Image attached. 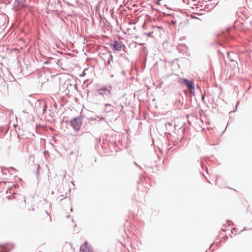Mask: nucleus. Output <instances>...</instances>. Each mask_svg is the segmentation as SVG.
Segmentation results:
<instances>
[{
	"label": "nucleus",
	"mask_w": 252,
	"mask_h": 252,
	"mask_svg": "<svg viewBox=\"0 0 252 252\" xmlns=\"http://www.w3.org/2000/svg\"><path fill=\"white\" fill-rule=\"evenodd\" d=\"M152 33H153V32L149 33L148 34V36H151Z\"/></svg>",
	"instance_id": "9d476101"
},
{
	"label": "nucleus",
	"mask_w": 252,
	"mask_h": 252,
	"mask_svg": "<svg viewBox=\"0 0 252 252\" xmlns=\"http://www.w3.org/2000/svg\"><path fill=\"white\" fill-rule=\"evenodd\" d=\"M98 94L103 96H107L111 95V92L107 87H103L97 90Z\"/></svg>",
	"instance_id": "7ed1b4c3"
},
{
	"label": "nucleus",
	"mask_w": 252,
	"mask_h": 252,
	"mask_svg": "<svg viewBox=\"0 0 252 252\" xmlns=\"http://www.w3.org/2000/svg\"><path fill=\"white\" fill-rule=\"evenodd\" d=\"M113 107L109 104H106L104 107V111L106 113L112 112L113 111Z\"/></svg>",
	"instance_id": "0eeeda50"
},
{
	"label": "nucleus",
	"mask_w": 252,
	"mask_h": 252,
	"mask_svg": "<svg viewBox=\"0 0 252 252\" xmlns=\"http://www.w3.org/2000/svg\"><path fill=\"white\" fill-rule=\"evenodd\" d=\"M112 60V57L111 55H109V58L108 61L107 62V64H109L110 63V61Z\"/></svg>",
	"instance_id": "6e6552de"
},
{
	"label": "nucleus",
	"mask_w": 252,
	"mask_h": 252,
	"mask_svg": "<svg viewBox=\"0 0 252 252\" xmlns=\"http://www.w3.org/2000/svg\"><path fill=\"white\" fill-rule=\"evenodd\" d=\"M71 126L76 129L78 130L81 125V121L77 118H74L70 121Z\"/></svg>",
	"instance_id": "39448f33"
},
{
	"label": "nucleus",
	"mask_w": 252,
	"mask_h": 252,
	"mask_svg": "<svg viewBox=\"0 0 252 252\" xmlns=\"http://www.w3.org/2000/svg\"><path fill=\"white\" fill-rule=\"evenodd\" d=\"M112 46L113 50L115 51H120L124 47V45L122 44V42L116 41L112 44Z\"/></svg>",
	"instance_id": "423d86ee"
},
{
	"label": "nucleus",
	"mask_w": 252,
	"mask_h": 252,
	"mask_svg": "<svg viewBox=\"0 0 252 252\" xmlns=\"http://www.w3.org/2000/svg\"><path fill=\"white\" fill-rule=\"evenodd\" d=\"M181 83H184L188 88L190 89V92H192V90H194L193 86V83L186 79H181L180 80Z\"/></svg>",
	"instance_id": "20e7f679"
},
{
	"label": "nucleus",
	"mask_w": 252,
	"mask_h": 252,
	"mask_svg": "<svg viewBox=\"0 0 252 252\" xmlns=\"http://www.w3.org/2000/svg\"><path fill=\"white\" fill-rule=\"evenodd\" d=\"M10 1L9 0H5V1H4V3H5V4H9V3H10Z\"/></svg>",
	"instance_id": "1a4fd4ad"
},
{
	"label": "nucleus",
	"mask_w": 252,
	"mask_h": 252,
	"mask_svg": "<svg viewBox=\"0 0 252 252\" xmlns=\"http://www.w3.org/2000/svg\"><path fill=\"white\" fill-rule=\"evenodd\" d=\"M26 6V0H14L13 9L15 11L19 10Z\"/></svg>",
	"instance_id": "f257e3e1"
},
{
	"label": "nucleus",
	"mask_w": 252,
	"mask_h": 252,
	"mask_svg": "<svg viewBox=\"0 0 252 252\" xmlns=\"http://www.w3.org/2000/svg\"><path fill=\"white\" fill-rule=\"evenodd\" d=\"M79 252H93V250L88 242H85L80 246Z\"/></svg>",
	"instance_id": "f03ea898"
}]
</instances>
